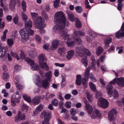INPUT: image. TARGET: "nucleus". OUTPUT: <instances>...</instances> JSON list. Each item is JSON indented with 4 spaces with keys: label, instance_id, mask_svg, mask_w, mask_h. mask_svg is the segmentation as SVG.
I'll return each mask as SVG.
<instances>
[{
    "label": "nucleus",
    "instance_id": "obj_1",
    "mask_svg": "<svg viewBox=\"0 0 124 124\" xmlns=\"http://www.w3.org/2000/svg\"><path fill=\"white\" fill-rule=\"evenodd\" d=\"M54 21L57 22V23L54 26L52 30L56 33L61 32V36L64 40L67 39L66 43L69 47H71L76 43L78 45L81 44L82 41L81 39L76 38L74 37V41H70L69 39V35L65 32L64 29L65 27L66 18L62 11L56 13L54 16Z\"/></svg>",
    "mask_w": 124,
    "mask_h": 124
},
{
    "label": "nucleus",
    "instance_id": "obj_2",
    "mask_svg": "<svg viewBox=\"0 0 124 124\" xmlns=\"http://www.w3.org/2000/svg\"><path fill=\"white\" fill-rule=\"evenodd\" d=\"M21 97L20 94L19 93L18 91H16L14 94H13L11 98V104L12 106H15L16 105V102L19 103L20 102V99Z\"/></svg>",
    "mask_w": 124,
    "mask_h": 124
},
{
    "label": "nucleus",
    "instance_id": "obj_3",
    "mask_svg": "<svg viewBox=\"0 0 124 124\" xmlns=\"http://www.w3.org/2000/svg\"><path fill=\"white\" fill-rule=\"evenodd\" d=\"M19 32L22 37L21 40L22 42H25L29 39V34L27 28L21 29Z\"/></svg>",
    "mask_w": 124,
    "mask_h": 124
},
{
    "label": "nucleus",
    "instance_id": "obj_4",
    "mask_svg": "<svg viewBox=\"0 0 124 124\" xmlns=\"http://www.w3.org/2000/svg\"><path fill=\"white\" fill-rule=\"evenodd\" d=\"M51 113L48 111H43L41 115V116H44V120L42 121V124H49V121L51 116Z\"/></svg>",
    "mask_w": 124,
    "mask_h": 124
},
{
    "label": "nucleus",
    "instance_id": "obj_5",
    "mask_svg": "<svg viewBox=\"0 0 124 124\" xmlns=\"http://www.w3.org/2000/svg\"><path fill=\"white\" fill-rule=\"evenodd\" d=\"M108 101L104 98L101 97L98 98L97 101L98 106L102 108H105L108 106Z\"/></svg>",
    "mask_w": 124,
    "mask_h": 124
},
{
    "label": "nucleus",
    "instance_id": "obj_6",
    "mask_svg": "<svg viewBox=\"0 0 124 124\" xmlns=\"http://www.w3.org/2000/svg\"><path fill=\"white\" fill-rule=\"evenodd\" d=\"M31 15L32 19L37 24L39 23L41 25L44 23L43 21L42 20L41 17L39 16L38 17V14L37 13L35 12H31Z\"/></svg>",
    "mask_w": 124,
    "mask_h": 124
},
{
    "label": "nucleus",
    "instance_id": "obj_7",
    "mask_svg": "<svg viewBox=\"0 0 124 124\" xmlns=\"http://www.w3.org/2000/svg\"><path fill=\"white\" fill-rule=\"evenodd\" d=\"M117 113V111L115 108H112L109 111V121L110 122L115 120L116 118L114 116L116 115Z\"/></svg>",
    "mask_w": 124,
    "mask_h": 124
},
{
    "label": "nucleus",
    "instance_id": "obj_8",
    "mask_svg": "<svg viewBox=\"0 0 124 124\" xmlns=\"http://www.w3.org/2000/svg\"><path fill=\"white\" fill-rule=\"evenodd\" d=\"M124 23H123L121 27V29L116 33V38L120 39L121 37H124Z\"/></svg>",
    "mask_w": 124,
    "mask_h": 124
},
{
    "label": "nucleus",
    "instance_id": "obj_9",
    "mask_svg": "<svg viewBox=\"0 0 124 124\" xmlns=\"http://www.w3.org/2000/svg\"><path fill=\"white\" fill-rule=\"evenodd\" d=\"M25 116L24 114H22L20 111H19L18 115L15 117V121L18 122L20 121V120H23L25 119Z\"/></svg>",
    "mask_w": 124,
    "mask_h": 124
},
{
    "label": "nucleus",
    "instance_id": "obj_10",
    "mask_svg": "<svg viewBox=\"0 0 124 124\" xmlns=\"http://www.w3.org/2000/svg\"><path fill=\"white\" fill-rule=\"evenodd\" d=\"M60 41L57 39L53 40L51 42L52 45L51 46V49L52 50L56 49L58 47Z\"/></svg>",
    "mask_w": 124,
    "mask_h": 124
},
{
    "label": "nucleus",
    "instance_id": "obj_11",
    "mask_svg": "<svg viewBox=\"0 0 124 124\" xmlns=\"http://www.w3.org/2000/svg\"><path fill=\"white\" fill-rule=\"evenodd\" d=\"M112 88H113V86H112L111 88L109 85V94H112L114 98L116 99H117L119 96L118 92L116 89H114L112 91H111V90H112Z\"/></svg>",
    "mask_w": 124,
    "mask_h": 124
},
{
    "label": "nucleus",
    "instance_id": "obj_12",
    "mask_svg": "<svg viewBox=\"0 0 124 124\" xmlns=\"http://www.w3.org/2000/svg\"><path fill=\"white\" fill-rule=\"evenodd\" d=\"M101 117V113L97 109H96L93 111V114L91 116V118L93 119H96L97 118H100Z\"/></svg>",
    "mask_w": 124,
    "mask_h": 124
},
{
    "label": "nucleus",
    "instance_id": "obj_13",
    "mask_svg": "<svg viewBox=\"0 0 124 124\" xmlns=\"http://www.w3.org/2000/svg\"><path fill=\"white\" fill-rule=\"evenodd\" d=\"M50 80H47L45 78L43 79L42 81L41 84H42V87L45 89L48 88L50 86V83L48 81Z\"/></svg>",
    "mask_w": 124,
    "mask_h": 124
},
{
    "label": "nucleus",
    "instance_id": "obj_14",
    "mask_svg": "<svg viewBox=\"0 0 124 124\" xmlns=\"http://www.w3.org/2000/svg\"><path fill=\"white\" fill-rule=\"evenodd\" d=\"M42 98L40 96H35L32 101V102L34 105L38 104L40 102V100Z\"/></svg>",
    "mask_w": 124,
    "mask_h": 124
},
{
    "label": "nucleus",
    "instance_id": "obj_15",
    "mask_svg": "<svg viewBox=\"0 0 124 124\" xmlns=\"http://www.w3.org/2000/svg\"><path fill=\"white\" fill-rule=\"evenodd\" d=\"M74 36V37L77 38L79 35L81 36H84L85 35V32L83 31H75L73 33Z\"/></svg>",
    "mask_w": 124,
    "mask_h": 124
},
{
    "label": "nucleus",
    "instance_id": "obj_16",
    "mask_svg": "<svg viewBox=\"0 0 124 124\" xmlns=\"http://www.w3.org/2000/svg\"><path fill=\"white\" fill-rule=\"evenodd\" d=\"M88 102L87 101H85V104L86 108L87 111L88 113L90 114L92 112L93 109L92 106L88 104Z\"/></svg>",
    "mask_w": 124,
    "mask_h": 124
},
{
    "label": "nucleus",
    "instance_id": "obj_17",
    "mask_svg": "<svg viewBox=\"0 0 124 124\" xmlns=\"http://www.w3.org/2000/svg\"><path fill=\"white\" fill-rule=\"evenodd\" d=\"M43 108V105L41 104H40L36 107L34 112V114L35 115H37L38 113L42 111Z\"/></svg>",
    "mask_w": 124,
    "mask_h": 124
},
{
    "label": "nucleus",
    "instance_id": "obj_18",
    "mask_svg": "<svg viewBox=\"0 0 124 124\" xmlns=\"http://www.w3.org/2000/svg\"><path fill=\"white\" fill-rule=\"evenodd\" d=\"M117 84L119 86L124 87V78L122 77L118 78Z\"/></svg>",
    "mask_w": 124,
    "mask_h": 124
},
{
    "label": "nucleus",
    "instance_id": "obj_19",
    "mask_svg": "<svg viewBox=\"0 0 124 124\" xmlns=\"http://www.w3.org/2000/svg\"><path fill=\"white\" fill-rule=\"evenodd\" d=\"M39 65L41 69H44L46 71L49 70V68L47 63L45 62L39 63Z\"/></svg>",
    "mask_w": 124,
    "mask_h": 124
},
{
    "label": "nucleus",
    "instance_id": "obj_20",
    "mask_svg": "<svg viewBox=\"0 0 124 124\" xmlns=\"http://www.w3.org/2000/svg\"><path fill=\"white\" fill-rule=\"evenodd\" d=\"M75 25L78 28H80L82 27V24L80 20L77 18H76L75 20Z\"/></svg>",
    "mask_w": 124,
    "mask_h": 124
},
{
    "label": "nucleus",
    "instance_id": "obj_21",
    "mask_svg": "<svg viewBox=\"0 0 124 124\" xmlns=\"http://www.w3.org/2000/svg\"><path fill=\"white\" fill-rule=\"evenodd\" d=\"M90 69L87 67L85 72L84 73V78H86L87 80H88L89 78V77L90 75Z\"/></svg>",
    "mask_w": 124,
    "mask_h": 124
},
{
    "label": "nucleus",
    "instance_id": "obj_22",
    "mask_svg": "<svg viewBox=\"0 0 124 124\" xmlns=\"http://www.w3.org/2000/svg\"><path fill=\"white\" fill-rule=\"evenodd\" d=\"M68 15L69 19L71 21L73 22L74 20L75 21V18L74 16L71 12L68 13Z\"/></svg>",
    "mask_w": 124,
    "mask_h": 124
},
{
    "label": "nucleus",
    "instance_id": "obj_23",
    "mask_svg": "<svg viewBox=\"0 0 124 124\" xmlns=\"http://www.w3.org/2000/svg\"><path fill=\"white\" fill-rule=\"evenodd\" d=\"M9 7L11 9L14 8L15 5L16 4V0H10Z\"/></svg>",
    "mask_w": 124,
    "mask_h": 124
},
{
    "label": "nucleus",
    "instance_id": "obj_24",
    "mask_svg": "<svg viewBox=\"0 0 124 124\" xmlns=\"http://www.w3.org/2000/svg\"><path fill=\"white\" fill-rule=\"evenodd\" d=\"M43 24L41 25L39 23L37 24L38 27L39 29V31L41 34L44 33L45 32V30L43 27Z\"/></svg>",
    "mask_w": 124,
    "mask_h": 124
},
{
    "label": "nucleus",
    "instance_id": "obj_25",
    "mask_svg": "<svg viewBox=\"0 0 124 124\" xmlns=\"http://www.w3.org/2000/svg\"><path fill=\"white\" fill-rule=\"evenodd\" d=\"M23 97L24 100L28 102L29 103L31 102V98L28 95L26 94H23Z\"/></svg>",
    "mask_w": 124,
    "mask_h": 124
},
{
    "label": "nucleus",
    "instance_id": "obj_26",
    "mask_svg": "<svg viewBox=\"0 0 124 124\" xmlns=\"http://www.w3.org/2000/svg\"><path fill=\"white\" fill-rule=\"evenodd\" d=\"M38 57L39 61L41 62L46 61L47 60L45 57V55H39Z\"/></svg>",
    "mask_w": 124,
    "mask_h": 124
},
{
    "label": "nucleus",
    "instance_id": "obj_27",
    "mask_svg": "<svg viewBox=\"0 0 124 124\" xmlns=\"http://www.w3.org/2000/svg\"><path fill=\"white\" fill-rule=\"evenodd\" d=\"M52 73L51 71H49L47 72L46 73L45 75L46 76V78L47 80H50L51 78Z\"/></svg>",
    "mask_w": 124,
    "mask_h": 124
},
{
    "label": "nucleus",
    "instance_id": "obj_28",
    "mask_svg": "<svg viewBox=\"0 0 124 124\" xmlns=\"http://www.w3.org/2000/svg\"><path fill=\"white\" fill-rule=\"evenodd\" d=\"M83 53L82 54H91L90 51L87 49L85 48H83L82 49Z\"/></svg>",
    "mask_w": 124,
    "mask_h": 124
},
{
    "label": "nucleus",
    "instance_id": "obj_29",
    "mask_svg": "<svg viewBox=\"0 0 124 124\" xmlns=\"http://www.w3.org/2000/svg\"><path fill=\"white\" fill-rule=\"evenodd\" d=\"M103 51V48L101 47H98L96 49V53L97 54H101Z\"/></svg>",
    "mask_w": 124,
    "mask_h": 124
},
{
    "label": "nucleus",
    "instance_id": "obj_30",
    "mask_svg": "<svg viewBox=\"0 0 124 124\" xmlns=\"http://www.w3.org/2000/svg\"><path fill=\"white\" fill-rule=\"evenodd\" d=\"M89 84L91 89L93 92H96V87L95 85L92 82H90Z\"/></svg>",
    "mask_w": 124,
    "mask_h": 124
},
{
    "label": "nucleus",
    "instance_id": "obj_31",
    "mask_svg": "<svg viewBox=\"0 0 124 124\" xmlns=\"http://www.w3.org/2000/svg\"><path fill=\"white\" fill-rule=\"evenodd\" d=\"M87 80L86 78H83L82 79V82L83 86L85 88H86L87 86Z\"/></svg>",
    "mask_w": 124,
    "mask_h": 124
},
{
    "label": "nucleus",
    "instance_id": "obj_32",
    "mask_svg": "<svg viewBox=\"0 0 124 124\" xmlns=\"http://www.w3.org/2000/svg\"><path fill=\"white\" fill-rule=\"evenodd\" d=\"M118 82V78H114L112 81L109 83V85H110V87L111 88L112 86H113L111 85H115L116 83L117 84V82Z\"/></svg>",
    "mask_w": 124,
    "mask_h": 124
},
{
    "label": "nucleus",
    "instance_id": "obj_33",
    "mask_svg": "<svg viewBox=\"0 0 124 124\" xmlns=\"http://www.w3.org/2000/svg\"><path fill=\"white\" fill-rule=\"evenodd\" d=\"M25 25L27 28L31 27H32V23L30 20H28L27 22H25Z\"/></svg>",
    "mask_w": 124,
    "mask_h": 124
},
{
    "label": "nucleus",
    "instance_id": "obj_34",
    "mask_svg": "<svg viewBox=\"0 0 124 124\" xmlns=\"http://www.w3.org/2000/svg\"><path fill=\"white\" fill-rule=\"evenodd\" d=\"M25 61L27 62L30 65H33V64H34V61H32L29 58H26L25 59Z\"/></svg>",
    "mask_w": 124,
    "mask_h": 124
},
{
    "label": "nucleus",
    "instance_id": "obj_35",
    "mask_svg": "<svg viewBox=\"0 0 124 124\" xmlns=\"http://www.w3.org/2000/svg\"><path fill=\"white\" fill-rule=\"evenodd\" d=\"M7 43L8 45L11 47L14 44V41L13 39L11 38L8 39L7 40Z\"/></svg>",
    "mask_w": 124,
    "mask_h": 124
},
{
    "label": "nucleus",
    "instance_id": "obj_36",
    "mask_svg": "<svg viewBox=\"0 0 124 124\" xmlns=\"http://www.w3.org/2000/svg\"><path fill=\"white\" fill-rule=\"evenodd\" d=\"M75 9L76 11L78 13H81L83 9L82 7L81 6H77L75 7Z\"/></svg>",
    "mask_w": 124,
    "mask_h": 124
},
{
    "label": "nucleus",
    "instance_id": "obj_37",
    "mask_svg": "<svg viewBox=\"0 0 124 124\" xmlns=\"http://www.w3.org/2000/svg\"><path fill=\"white\" fill-rule=\"evenodd\" d=\"M21 6L24 12L26 10V3L24 0H23L21 2Z\"/></svg>",
    "mask_w": 124,
    "mask_h": 124
},
{
    "label": "nucleus",
    "instance_id": "obj_38",
    "mask_svg": "<svg viewBox=\"0 0 124 124\" xmlns=\"http://www.w3.org/2000/svg\"><path fill=\"white\" fill-rule=\"evenodd\" d=\"M65 50V48L64 47H60L58 49V52L59 54H63Z\"/></svg>",
    "mask_w": 124,
    "mask_h": 124
},
{
    "label": "nucleus",
    "instance_id": "obj_39",
    "mask_svg": "<svg viewBox=\"0 0 124 124\" xmlns=\"http://www.w3.org/2000/svg\"><path fill=\"white\" fill-rule=\"evenodd\" d=\"M41 82L42 81H41V78L40 76L39 75L37 76L36 79V82L35 84L36 85H38L41 84Z\"/></svg>",
    "mask_w": 124,
    "mask_h": 124
},
{
    "label": "nucleus",
    "instance_id": "obj_40",
    "mask_svg": "<svg viewBox=\"0 0 124 124\" xmlns=\"http://www.w3.org/2000/svg\"><path fill=\"white\" fill-rule=\"evenodd\" d=\"M60 0H55L54 1V8H57L59 7Z\"/></svg>",
    "mask_w": 124,
    "mask_h": 124
},
{
    "label": "nucleus",
    "instance_id": "obj_41",
    "mask_svg": "<svg viewBox=\"0 0 124 124\" xmlns=\"http://www.w3.org/2000/svg\"><path fill=\"white\" fill-rule=\"evenodd\" d=\"M6 53V49L4 47L2 46H0V54H5Z\"/></svg>",
    "mask_w": 124,
    "mask_h": 124
},
{
    "label": "nucleus",
    "instance_id": "obj_42",
    "mask_svg": "<svg viewBox=\"0 0 124 124\" xmlns=\"http://www.w3.org/2000/svg\"><path fill=\"white\" fill-rule=\"evenodd\" d=\"M81 62L85 67L87 66L88 65V61L86 58H84L82 59Z\"/></svg>",
    "mask_w": 124,
    "mask_h": 124
},
{
    "label": "nucleus",
    "instance_id": "obj_43",
    "mask_svg": "<svg viewBox=\"0 0 124 124\" xmlns=\"http://www.w3.org/2000/svg\"><path fill=\"white\" fill-rule=\"evenodd\" d=\"M22 18V19L24 22H26L27 20V17L26 15L23 12H22L21 14Z\"/></svg>",
    "mask_w": 124,
    "mask_h": 124
},
{
    "label": "nucleus",
    "instance_id": "obj_44",
    "mask_svg": "<svg viewBox=\"0 0 124 124\" xmlns=\"http://www.w3.org/2000/svg\"><path fill=\"white\" fill-rule=\"evenodd\" d=\"M18 17L17 15H16L13 18V22L15 24H18Z\"/></svg>",
    "mask_w": 124,
    "mask_h": 124
},
{
    "label": "nucleus",
    "instance_id": "obj_45",
    "mask_svg": "<svg viewBox=\"0 0 124 124\" xmlns=\"http://www.w3.org/2000/svg\"><path fill=\"white\" fill-rule=\"evenodd\" d=\"M82 49L80 47H77L76 48V51L77 53L82 54L83 53Z\"/></svg>",
    "mask_w": 124,
    "mask_h": 124
},
{
    "label": "nucleus",
    "instance_id": "obj_46",
    "mask_svg": "<svg viewBox=\"0 0 124 124\" xmlns=\"http://www.w3.org/2000/svg\"><path fill=\"white\" fill-rule=\"evenodd\" d=\"M53 105L55 106H57L58 104V101L56 99H54L52 102Z\"/></svg>",
    "mask_w": 124,
    "mask_h": 124
},
{
    "label": "nucleus",
    "instance_id": "obj_47",
    "mask_svg": "<svg viewBox=\"0 0 124 124\" xmlns=\"http://www.w3.org/2000/svg\"><path fill=\"white\" fill-rule=\"evenodd\" d=\"M32 69L33 70H37L39 68V66L37 65H36L35 64L31 66Z\"/></svg>",
    "mask_w": 124,
    "mask_h": 124
},
{
    "label": "nucleus",
    "instance_id": "obj_48",
    "mask_svg": "<svg viewBox=\"0 0 124 124\" xmlns=\"http://www.w3.org/2000/svg\"><path fill=\"white\" fill-rule=\"evenodd\" d=\"M9 75L8 73L4 72L2 76L3 79L6 80L8 78Z\"/></svg>",
    "mask_w": 124,
    "mask_h": 124
},
{
    "label": "nucleus",
    "instance_id": "obj_49",
    "mask_svg": "<svg viewBox=\"0 0 124 124\" xmlns=\"http://www.w3.org/2000/svg\"><path fill=\"white\" fill-rule=\"evenodd\" d=\"M2 19L0 18V29H3L5 27V23L4 22H1Z\"/></svg>",
    "mask_w": 124,
    "mask_h": 124
},
{
    "label": "nucleus",
    "instance_id": "obj_50",
    "mask_svg": "<svg viewBox=\"0 0 124 124\" xmlns=\"http://www.w3.org/2000/svg\"><path fill=\"white\" fill-rule=\"evenodd\" d=\"M104 42L105 45L107 47H108V36L105 38L104 40Z\"/></svg>",
    "mask_w": 124,
    "mask_h": 124
},
{
    "label": "nucleus",
    "instance_id": "obj_51",
    "mask_svg": "<svg viewBox=\"0 0 124 124\" xmlns=\"http://www.w3.org/2000/svg\"><path fill=\"white\" fill-rule=\"evenodd\" d=\"M117 6V9L119 11L121 10L123 7V4H122L118 3Z\"/></svg>",
    "mask_w": 124,
    "mask_h": 124
},
{
    "label": "nucleus",
    "instance_id": "obj_52",
    "mask_svg": "<svg viewBox=\"0 0 124 124\" xmlns=\"http://www.w3.org/2000/svg\"><path fill=\"white\" fill-rule=\"evenodd\" d=\"M71 103L70 101L66 102L65 103L66 107L67 108H70L71 107Z\"/></svg>",
    "mask_w": 124,
    "mask_h": 124
},
{
    "label": "nucleus",
    "instance_id": "obj_53",
    "mask_svg": "<svg viewBox=\"0 0 124 124\" xmlns=\"http://www.w3.org/2000/svg\"><path fill=\"white\" fill-rule=\"evenodd\" d=\"M41 15L44 17L46 19L48 18V17L47 14L46 13L45 11H42L41 12Z\"/></svg>",
    "mask_w": 124,
    "mask_h": 124
},
{
    "label": "nucleus",
    "instance_id": "obj_54",
    "mask_svg": "<svg viewBox=\"0 0 124 124\" xmlns=\"http://www.w3.org/2000/svg\"><path fill=\"white\" fill-rule=\"evenodd\" d=\"M16 85L17 88L18 90H21L24 88V86L21 85H17L16 83Z\"/></svg>",
    "mask_w": 124,
    "mask_h": 124
},
{
    "label": "nucleus",
    "instance_id": "obj_55",
    "mask_svg": "<svg viewBox=\"0 0 124 124\" xmlns=\"http://www.w3.org/2000/svg\"><path fill=\"white\" fill-rule=\"evenodd\" d=\"M90 79H91L93 82H95L97 81L96 79L94 78V76L92 74H90Z\"/></svg>",
    "mask_w": 124,
    "mask_h": 124
},
{
    "label": "nucleus",
    "instance_id": "obj_56",
    "mask_svg": "<svg viewBox=\"0 0 124 124\" xmlns=\"http://www.w3.org/2000/svg\"><path fill=\"white\" fill-rule=\"evenodd\" d=\"M14 69L16 71H19L21 70V67L18 65H16L14 66Z\"/></svg>",
    "mask_w": 124,
    "mask_h": 124
},
{
    "label": "nucleus",
    "instance_id": "obj_57",
    "mask_svg": "<svg viewBox=\"0 0 124 124\" xmlns=\"http://www.w3.org/2000/svg\"><path fill=\"white\" fill-rule=\"evenodd\" d=\"M70 114L72 116L74 115L76 113L75 109L73 108L70 109Z\"/></svg>",
    "mask_w": 124,
    "mask_h": 124
},
{
    "label": "nucleus",
    "instance_id": "obj_58",
    "mask_svg": "<svg viewBox=\"0 0 124 124\" xmlns=\"http://www.w3.org/2000/svg\"><path fill=\"white\" fill-rule=\"evenodd\" d=\"M87 97L88 101L90 102H92V96L89 94H87Z\"/></svg>",
    "mask_w": 124,
    "mask_h": 124
},
{
    "label": "nucleus",
    "instance_id": "obj_59",
    "mask_svg": "<svg viewBox=\"0 0 124 124\" xmlns=\"http://www.w3.org/2000/svg\"><path fill=\"white\" fill-rule=\"evenodd\" d=\"M36 41L38 42L39 43H40L41 41L40 37L38 35H37L36 36Z\"/></svg>",
    "mask_w": 124,
    "mask_h": 124
},
{
    "label": "nucleus",
    "instance_id": "obj_60",
    "mask_svg": "<svg viewBox=\"0 0 124 124\" xmlns=\"http://www.w3.org/2000/svg\"><path fill=\"white\" fill-rule=\"evenodd\" d=\"M123 48V47H118L117 48V50H118V52L119 54H121L123 52V50L122 49Z\"/></svg>",
    "mask_w": 124,
    "mask_h": 124
},
{
    "label": "nucleus",
    "instance_id": "obj_61",
    "mask_svg": "<svg viewBox=\"0 0 124 124\" xmlns=\"http://www.w3.org/2000/svg\"><path fill=\"white\" fill-rule=\"evenodd\" d=\"M59 70L58 69H56L54 70V75L56 77H57L59 74Z\"/></svg>",
    "mask_w": 124,
    "mask_h": 124
},
{
    "label": "nucleus",
    "instance_id": "obj_62",
    "mask_svg": "<svg viewBox=\"0 0 124 124\" xmlns=\"http://www.w3.org/2000/svg\"><path fill=\"white\" fill-rule=\"evenodd\" d=\"M27 30L28 31L29 34H30V35H33L34 34V31L33 30H31L30 28H27Z\"/></svg>",
    "mask_w": 124,
    "mask_h": 124
},
{
    "label": "nucleus",
    "instance_id": "obj_63",
    "mask_svg": "<svg viewBox=\"0 0 124 124\" xmlns=\"http://www.w3.org/2000/svg\"><path fill=\"white\" fill-rule=\"evenodd\" d=\"M22 110H27L28 108V107L27 106L25 105L24 104H23L22 105Z\"/></svg>",
    "mask_w": 124,
    "mask_h": 124
},
{
    "label": "nucleus",
    "instance_id": "obj_64",
    "mask_svg": "<svg viewBox=\"0 0 124 124\" xmlns=\"http://www.w3.org/2000/svg\"><path fill=\"white\" fill-rule=\"evenodd\" d=\"M71 97V95L70 94H66L64 96V98L66 99H69Z\"/></svg>",
    "mask_w": 124,
    "mask_h": 124
}]
</instances>
